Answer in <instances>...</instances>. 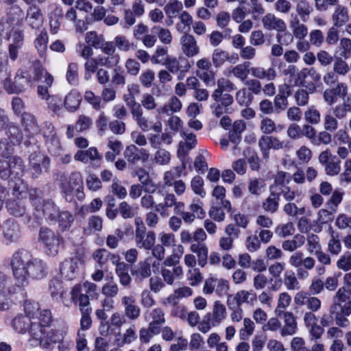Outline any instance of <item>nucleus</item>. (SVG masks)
<instances>
[{
    "label": "nucleus",
    "mask_w": 351,
    "mask_h": 351,
    "mask_svg": "<svg viewBox=\"0 0 351 351\" xmlns=\"http://www.w3.org/2000/svg\"><path fill=\"white\" fill-rule=\"evenodd\" d=\"M81 96L76 90H71L64 98V106L70 112L75 111L80 106Z\"/></svg>",
    "instance_id": "obj_53"
},
{
    "label": "nucleus",
    "mask_w": 351,
    "mask_h": 351,
    "mask_svg": "<svg viewBox=\"0 0 351 351\" xmlns=\"http://www.w3.org/2000/svg\"><path fill=\"white\" fill-rule=\"evenodd\" d=\"M289 27L292 30L293 36L296 39H304L308 34V27L301 23L298 16L292 14L289 20Z\"/></svg>",
    "instance_id": "obj_33"
},
{
    "label": "nucleus",
    "mask_w": 351,
    "mask_h": 351,
    "mask_svg": "<svg viewBox=\"0 0 351 351\" xmlns=\"http://www.w3.org/2000/svg\"><path fill=\"white\" fill-rule=\"evenodd\" d=\"M191 252L197 257L199 266L204 267L208 262V249L206 243H192L190 246Z\"/></svg>",
    "instance_id": "obj_39"
},
{
    "label": "nucleus",
    "mask_w": 351,
    "mask_h": 351,
    "mask_svg": "<svg viewBox=\"0 0 351 351\" xmlns=\"http://www.w3.org/2000/svg\"><path fill=\"white\" fill-rule=\"evenodd\" d=\"M283 326L281 325L280 335L282 337L292 336L298 330V324L293 313L282 312Z\"/></svg>",
    "instance_id": "obj_24"
},
{
    "label": "nucleus",
    "mask_w": 351,
    "mask_h": 351,
    "mask_svg": "<svg viewBox=\"0 0 351 351\" xmlns=\"http://www.w3.org/2000/svg\"><path fill=\"white\" fill-rule=\"evenodd\" d=\"M133 276H136L140 279H145L149 278L152 276L151 265L148 259L140 261L137 267L131 270Z\"/></svg>",
    "instance_id": "obj_48"
},
{
    "label": "nucleus",
    "mask_w": 351,
    "mask_h": 351,
    "mask_svg": "<svg viewBox=\"0 0 351 351\" xmlns=\"http://www.w3.org/2000/svg\"><path fill=\"white\" fill-rule=\"evenodd\" d=\"M332 88H326L323 93V98L325 102L332 106L337 101V98L344 99L348 95V87L346 83L337 82Z\"/></svg>",
    "instance_id": "obj_13"
},
{
    "label": "nucleus",
    "mask_w": 351,
    "mask_h": 351,
    "mask_svg": "<svg viewBox=\"0 0 351 351\" xmlns=\"http://www.w3.org/2000/svg\"><path fill=\"white\" fill-rule=\"evenodd\" d=\"M294 303L298 306H306L307 311L317 312L322 307V302L319 298L304 291L297 293L293 298Z\"/></svg>",
    "instance_id": "obj_12"
},
{
    "label": "nucleus",
    "mask_w": 351,
    "mask_h": 351,
    "mask_svg": "<svg viewBox=\"0 0 351 351\" xmlns=\"http://www.w3.org/2000/svg\"><path fill=\"white\" fill-rule=\"evenodd\" d=\"M344 192L341 189H335L330 198L326 203V207L333 211H337L338 206L341 203Z\"/></svg>",
    "instance_id": "obj_63"
},
{
    "label": "nucleus",
    "mask_w": 351,
    "mask_h": 351,
    "mask_svg": "<svg viewBox=\"0 0 351 351\" xmlns=\"http://www.w3.org/2000/svg\"><path fill=\"white\" fill-rule=\"evenodd\" d=\"M97 65L99 66H106L107 68H112L119 63L120 57L119 55L104 56L99 55L94 58Z\"/></svg>",
    "instance_id": "obj_61"
},
{
    "label": "nucleus",
    "mask_w": 351,
    "mask_h": 351,
    "mask_svg": "<svg viewBox=\"0 0 351 351\" xmlns=\"http://www.w3.org/2000/svg\"><path fill=\"white\" fill-rule=\"evenodd\" d=\"M343 283V287L337 290L335 297L341 302L351 300V271L344 274Z\"/></svg>",
    "instance_id": "obj_35"
},
{
    "label": "nucleus",
    "mask_w": 351,
    "mask_h": 351,
    "mask_svg": "<svg viewBox=\"0 0 351 351\" xmlns=\"http://www.w3.org/2000/svg\"><path fill=\"white\" fill-rule=\"evenodd\" d=\"M49 291L53 300H57L58 298H60L64 306H69V304L64 300V291L62 287V282L60 280L56 278L51 279L49 282Z\"/></svg>",
    "instance_id": "obj_42"
},
{
    "label": "nucleus",
    "mask_w": 351,
    "mask_h": 351,
    "mask_svg": "<svg viewBox=\"0 0 351 351\" xmlns=\"http://www.w3.org/2000/svg\"><path fill=\"white\" fill-rule=\"evenodd\" d=\"M104 40V36L98 34L95 31L88 32L85 35L86 43L97 49L101 47Z\"/></svg>",
    "instance_id": "obj_62"
},
{
    "label": "nucleus",
    "mask_w": 351,
    "mask_h": 351,
    "mask_svg": "<svg viewBox=\"0 0 351 351\" xmlns=\"http://www.w3.org/2000/svg\"><path fill=\"white\" fill-rule=\"evenodd\" d=\"M138 335L136 332L135 325L132 324L125 330L121 335V339H117V341L118 342V346H123L125 344L132 343L133 341H136Z\"/></svg>",
    "instance_id": "obj_56"
},
{
    "label": "nucleus",
    "mask_w": 351,
    "mask_h": 351,
    "mask_svg": "<svg viewBox=\"0 0 351 351\" xmlns=\"http://www.w3.org/2000/svg\"><path fill=\"white\" fill-rule=\"evenodd\" d=\"M162 65L171 73H178L180 71L187 72L191 67V64L184 58H176L172 56H167Z\"/></svg>",
    "instance_id": "obj_18"
},
{
    "label": "nucleus",
    "mask_w": 351,
    "mask_h": 351,
    "mask_svg": "<svg viewBox=\"0 0 351 351\" xmlns=\"http://www.w3.org/2000/svg\"><path fill=\"white\" fill-rule=\"evenodd\" d=\"M269 194L262 202L263 209L268 213H276L279 208L280 200V193L275 190L274 185H271L269 188Z\"/></svg>",
    "instance_id": "obj_21"
},
{
    "label": "nucleus",
    "mask_w": 351,
    "mask_h": 351,
    "mask_svg": "<svg viewBox=\"0 0 351 351\" xmlns=\"http://www.w3.org/2000/svg\"><path fill=\"white\" fill-rule=\"evenodd\" d=\"M134 241L137 247L150 250L156 242V234L153 231H147L146 228L135 229Z\"/></svg>",
    "instance_id": "obj_11"
},
{
    "label": "nucleus",
    "mask_w": 351,
    "mask_h": 351,
    "mask_svg": "<svg viewBox=\"0 0 351 351\" xmlns=\"http://www.w3.org/2000/svg\"><path fill=\"white\" fill-rule=\"evenodd\" d=\"M35 322L34 319H32L25 315L20 314L13 319L12 325L16 332L25 334L26 332L29 331L30 328H32L33 323Z\"/></svg>",
    "instance_id": "obj_31"
},
{
    "label": "nucleus",
    "mask_w": 351,
    "mask_h": 351,
    "mask_svg": "<svg viewBox=\"0 0 351 351\" xmlns=\"http://www.w3.org/2000/svg\"><path fill=\"white\" fill-rule=\"evenodd\" d=\"M333 25L336 27H341L349 20L348 10L346 7L337 5L332 15Z\"/></svg>",
    "instance_id": "obj_41"
},
{
    "label": "nucleus",
    "mask_w": 351,
    "mask_h": 351,
    "mask_svg": "<svg viewBox=\"0 0 351 351\" xmlns=\"http://www.w3.org/2000/svg\"><path fill=\"white\" fill-rule=\"evenodd\" d=\"M12 195L14 198L10 199L6 203L8 211L10 215L16 217H23L25 221L29 222L30 217L23 201L28 195V191L23 180L14 183L12 186Z\"/></svg>",
    "instance_id": "obj_3"
},
{
    "label": "nucleus",
    "mask_w": 351,
    "mask_h": 351,
    "mask_svg": "<svg viewBox=\"0 0 351 351\" xmlns=\"http://www.w3.org/2000/svg\"><path fill=\"white\" fill-rule=\"evenodd\" d=\"M21 124L28 135L34 134L38 130V125L35 117L28 112H23L21 115Z\"/></svg>",
    "instance_id": "obj_49"
},
{
    "label": "nucleus",
    "mask_w": 351,
    "mask_h": 351,
    "mask_svg": "<svg viewBox=\"0 0 351 351\" xmlns=\"http://www.w3.org/2000/svg\"><path fill=\"white\" fill-rule=\"evenodd\" d=\"M250 64V62H244L237 64L231 68L229 73L244 82L247 79L249 73H251Z\"/></svg>",
    "instance_id": "obj_45"
},
{
    "label": "nucleus",
    "mask_w": 351,
    "mask_h": 351,
    "mask_svg": "<svg viewBox=\"0 0 351 351\" xmlns=\"http://www.w3.org/2000/svg\"><path fill=\"white\" fill-rule=\"evenodd\" d=\"M182 104L181 101L176 96H173L169 102L162 107L157 109L158 114H170L173 112H180L182 109Z\"/></svg>",
    "instance_id": "obj_50"
},
{
    "label": "nucleus",
    "mask_w": 351,
    "mask_h": 351,
    "mask_svg": "<svg viewBox=\"0 0 351 351\" xmlns=\"http://www.w3.org/2000/svg\"><path fill=\"white\" fill-rule=\"evenodd\" d=\"M171 155L170 152L164 148H158L154 153L153 161L158 165H168L170 163Z\"/></svg>",
    "instance_id": "obj_60"
},
{
    "label": "nucleus",
    "mask_w": 351,
    "mask_h": 351,
    "mask_svg": "<svg viewBox=\"0 0 351 351\" xmlns=\"http://www.w3.org/2000/svg\"><path fill=\"white\" fill-rule=\"evenodd\" d=\"M250 9L249 13L254 21L258 20L261 17L265 16V9L260 0H250Z\"/></svg>",
    "instance_id": "obj_64"
},
{
    "label": "nucleus",
    "mask_w": 351,
    "mask_h": 351,
    "mask_svg": "<svg viewBox=\"0 0 351 351\" xmlns=\"http://www.w3.org/2000/svg\"><path fill=\"white\" fill-rule=\"evenodd\" d=\"M10 267L16 282L21 286L28 285L29 280L44 278L48 274L47 263L25 250H19L12 254Z\"/></svg>",
    "instance_id": "obj_1"
},
{
    "label": "nucleus",
    "mask_w": 351,
    "mask_h": 351,
    "mask_svg": "<svg viewBox=\"0 0 351 351\" xmlns=\"http://www.w3.org/2000/svg\"><path fill=\"white\" fill-rule=\"evenodd\" d=\"M34 206V215L39 221L45 218L47 221L53 222L57 219L60 210L59 207L51 200H44L37 204L33 202Z\"/></svg>",
    "instance_id": "obj_8"
},
{
    "label": "nucleus",
    "mask_w": 351,
    "mask_h": 351,
    "mask_svg": "<svg viewBox=\"0 0 351 351\" xmlns=\"http://www.w3.org/2000/svg\"><path fill=\"white\" fill-rule=\"evenodd\" d=\"M258 147H260L263 156L267 159L269 156V150L280 149L284 147L283 142L276 136H262L258 140Z\"/></svg>",
    "instance_id": "obj_20"
},
{
    "label": "nucleus",
    "mask_w": 351,
    "mask_h": 351,
    "mask_svg": "<svg viewBox=\"0 0 351 351\" xmlns=\"http://www.w3.org/2000/svg\"><path fill=\"white\" fill-rule=\"evenodd\" d=\"M180 136L184 138V141L179 143L178 154L180 156L182 153L186 155L190 150L194 149L197 143L196 135L188 130H182Z\"/></svg>",
    "instance_id": "obj_26"
},
{
    "label": "nucleus",
    "mask_w": 351,
    "mask_h": 351,
    "mask_svg": "<svg viewBox=\"0 0 351 351\" xmlns=\"http://www.w3.org/2000/svg\"><path fill=\"white\" fill-rule=\"evenodd\" d=\"M123 155L127 161L132 165L136 164L138 161H141L143 163L147 162L150 156L147 149L138 148L134 144L127 146Z\"/></svg>",
    "instance_id": "obj_14"
},
{
    "label": "nucleus",
    "mask_w": 351,
    "mask_h": 351,
    "mask_svg": "<svg viewBox=\"0 0 351 351\" xmlns=\"http://www.w3.org/2000/svg\"><path fill=\"white\" fill-rule=\"evenodd\" d=\"M228 298H231L233 302L241 306L243 304H254L257 300V295L252 289H242L234 295H228Z\"/></svg>",
    "instance_id": "obj_29"
},
{
    "label": "nucleus",
    "mask_w": 351,
    "mask_h": 351,
    "mask_svg": "<svg viewBox=\"0 0 351 351\" xmlns=\"http://www.w3.org/2000/svg\"><path fill=\"white\" fill-rule=\"evenodd\" d=\"M49 36L47 31L43 29L34 40V46L40 56H43L47 49Z\"/></svg>",
    "instance_id": "obj_55"
},
{
    "label": "nucleus",
    "mask_w": 351,
    "mask_h": 351,
    "mask_svg": "<svg viewBox=\"0 0 351 351\" xmlns=\"http://www.w3.org/2000/svg\"><path fill=\"white\" fill-rule=\"evenodd\" d=\"M39 240L43 245L45 253L49 256H56L59 252L62 239L52 230L42 227L39 232Z\"/></svg>",
    "instance_id": "obj_4"
},
{
    "label": "nucleus",
    "mask_w": 351,
    "mask_h": 351,
    "mask_svg": "<svg viewBox=\"0 0 351 351\" xmlns=\"http://www.w3.org/2000/svg\"><path fill=\"white\" fill-rule=\"evenodd\" d=\"M59 188L62 197L67 202H73L75 196L79 201L85 198L83 178L79 171L60 176Z\"/></svg>",
    "instance_id": "obj_2"
},
{
    "label": "nucleus",
    "mask_w": 351,
    "mask_h": 351,
    "mask_svg": "<svg viewBox=\"0 0 351 351\" xmlns=\"http://www.w3.org/2000/svg\"><path fill=\"white\" fill-rule=\"evenodd\" d=\"M227 311L226 306L220 301H215L213 304L211 313L205 315V318H208L213 323V326H219L226 317Z\"/></svg>",
    "instance_id": "obj_27"
},
{
    "label": "nucleus",
    "mask_w": 351,
    "mask_h": 351,
    "mask_svg": "<svg viewBox=\"0 0 351 351\" xmlns=\"http://www.w3.org/2000/svg\"><path fill=\"white\" fill-rule=\"evenodd\" d=\"M101 156L99 155L98 150L95 147H90L85 151L79 150L74 155V159L76 161H80L84 164H87L90 161L101 160Z\"/></svg>",
    "instance_id": "obj_36"
},
{
    "label": "nucleus",
    "mask_w": 351,
    "mask_h": 351,
    "mask_svg": "<svg viewBox=\"0 0 351 351\" xmlns=\"http://www.w3.org/2000/svg\"><path fill=\"white\" fill-rule=\"evenodd\" d=\"M74 221V217L71 213L67 210H60L57 216V219L53 222H57L59 229L62 231L69 230Z\"/></svg>",
    "instance_id": "obj_47"
},
{
    "label": "nucleus",
    "mask_w": 351,
    "mask_h": 351,
    "mask_svg": "<svg viewBox=\"0 0 351 351\" xmlns=\"http://www.w3.org/2000/svg\"><path fill=\"white\" fill-rule=\"evenodd\" d=\"M305 241L306 238L304 235L296 234L292 239L283 241L282 248L285 252H295L304 245Z\"/></svg>",
    "instance_id": "obj_40"
},
{
    "label": "nucleus",
    "mask_w": 351,
    "mask_h": 351,
    "mask_svg": "<svg viewBox=\"0 0 351 351\" xmlns=\"http://www.w3.org/2000/svg\"><path fill=\"white\" fill-rule=\"evenodd\" d=\"M5 130L10 143L13 145L21 143L23 138V133L16 123L10 122Z\"/></svg>",
    "instance_id": "obj_43"
},
{
    "label": "nucleus",
    "mask_w": 351,
    "mask_h": 351,
    "mask_svg": "<svg viewBox=\"0 0 351 351\" xmlns=\"http://www.w3.org/2000/svg\"><path fill=\"white\" fill-rule=\"evenodd\" d=\"M178 17L180 22L176 24V29L178 32H182L190 29L191 25L193 24V17L186 11H182Z\"/></svg>",
    "instance_id": "obj_57"
},
{
    "label": "nucleus",
    "mask_w": 351,
    "mask_h": 351,
    "mask_svg": "<svg viewBox=\"0 0 351 351\" xmlns=\"http://www.w3.org/2000/svg\"><path fill=\"white\" fill-rule=\"evenodd\" d=\"M50 167L49 158L41 153H33L29 156V167L26 172L32 178H37L45 172H47Z\"/></svg>",
    "instance_id": "obj_7"
},
{
    "label": "nucleus",
    "mask_w": 351,
    "mask_h": 351,
    "mask_svg": "<svg viewBox=\"0 0 351 351\" xmlns=\"http://www.w3.org/2000/svg\"><path fill=\"white\" fill-rule=\"evenodd\" d=\"M213 65L212 62L206 57L202 58L196 62V75L206 84L214 81L215 78Z\"/></svg>",
    "instance_id": "obj_10"
},
{
    "label": "nucleus",
    "mask_w": 351,
    "mask_h": 351,
    "mask_svg": "<svg viewBox=\"0 0 351 351\" xmlns=\"http://www.w3.org/2000/svg\"><path fill=\"white\" fill-rule=\"evenodd\" d=\"M8 162L11 176L17 178L16 182H19L26 171L23 160L19 156H14L9 158Z\"/></svg>",
    "instance_id": "obj_32"
},
{
    "label": "nucleus",
    "mask_w": 351,
    "mask_h": 351,
    "mask_svg": "<svg viewBox=\"0 0 351 351\" xmlns=\"http://www.w3.org/2000/svg\"><path fill=\"white\" fill-rule=\"evenodd\" d=\"M182 3L178 0H169L165 5L164 10L168 17L173 18L178 16L182 10Z\"/></svg>",
    "instance_id": "obj_59"
},
{
    "label": "nucleus",
    "mask_w": 351,
    "mask_h": 351,
    "mask_svg": "<svg viewBox=\"0 0 351 351\" xmlns=\"http://www.w3.org/2000/svg\"><path fill=\"white\" fill-rule=\"evenodd\" d=\"M255 330V324L250 317H244L243 325L239 330V339L247 341L253 335Z\"/></svg>",
    "instance_id": "obj_52"
},
{
    "label": "nucleus",
    "mask_w": 351,
    "mask_h": 351,
    "mask_svg": "<svg viewBox=\"0 0 351 351\" xmlns=\"http://www.w3.org/2000/svg\"><path fill=\"white\" fill-rule=\"evenodd\" d=\"M44 17L40 8L34 4H31L26 10L25 23L32 29H39L43 24Z\"/></svg>",
    "instance_id": "obj_15"
},
{
    "label": "nucleus",
    "mask_w": 351,
    "mask_h": 351,
    "mask_svg": "<svg viewBox=\"0 0 351 351\" xmlns=\"http://www.w3.org/2000/svg\"><path fill=\"white\" fill-rule=\"evenodd\" d=\"M263 27L267 30H276L278 32H283L287 29V25L285 21L277 17L274 14L267 13L262 17Z\"/></svg>",
    "instance_id": "obj_23"
},
{
    "label": "nucleus",
    "mask_w": 351,
    "mask_h": 351,
    "mask_svg": "<svg viewBox=\"0 0 351 351\" xmlns=\"http://www.w3.org/2000/svg\"><path fill=\"white\" fill-rule=\"evenodd\" d=\"M291 351H325L324 345L323 343H317L312 346L309 349L305 346V341L302 337H295L290 343Z\"/></svg>",
    "instance_id": "obj_34"
},
{
    "label": "nucleus",
    "mask_w": 351,
    "mask_h": 351,
    "mask_svg": "<svg viewBox=\"0 0 351 351\" xmlns=\"http://www.w3.org/2000/svg\"><path fill=\"white\" fill-rule=\"evenodd\" d=\"M330 313L334 317L336 324L341 328L347 327L350 322L347 318L351 314V300L341 302L334 297L333 304L330 306Z\"/></svg>",
    "instance_id": "obj_6"
},
{
    "label": "nucleus",
    "mask_w": 351,
    "mask_h": 351,
    "mask_svg": "<svg viewBox=\"0 0 351 351\" xmlns=\"http://www.w3.org/2000/svg\"><path fill=\"white\" fill-rule=\"evenodd\" d=\"M251 74L256 78L267 81H273L277 76L276 71L274 67L252 66Z\"/></svg>",
    "instance_id": "obj_37"
},
{
    "label": "nucleus",
    "mask_w": 351,
    "mask_h": 351,
    "mask_svg": "<svg viewBox=\"0 0 351 351\" xmlns=\"http://www.w3.org/2000/svg\"><path fill=\"white\" fill-rule=\"evenodd\" d=\"M47 328L38 326L37 321L34 322L29 331L30 335L29 344L33 347L40 346L44 348V344L47 343L45 339Z\"/></svg>",
    "instance_id": "obj_22"
},
{
    "label": "nucleus",
    "mask_w": 351,
    "mask_h": 351,
    "mask_svg": "<svg viewBox=\"0 0 351 351\" xmlns=\"http://www.w3.org/2000/svg\"><path fill=\"white\" fill-rule=\"evenodd\" d=\"M289 263L295 269L303 267L306 270H311L315 267L316 261L311 256L304 257L301 251H296L289 256Z\"/></svg>",
    "instance_id": "obj_19"
},
{
    "label": "nucleus",
    "mask_w": 351,
    "mask_h": 351,
    "mask_svg": "<svg viewBox=\"0 0 351 351\" xmlns=\"http://www.w3.org/2000/svg\"><path fill=\"white\" fill-rule=\"evenodd\" d=\"M25 69H19L12 82L10 76L3 80V86L9 93H20L33 85Z\"/></svg>",
    "instance_id": "obj_5"
},
{
    "label": "nucleus",
    "mask_w": 351,
    "mask_h": 351,
    "mask_svg": "<svg viewBox=\"0 0 351 351\" xmlns=\"http://www.w3.org/2000/svg\"><path fill=\"white\" fill-rule=\"evenodd\" d=\"M82 265V260L77 256L64 259L59 267L61 277L66 280H74L77 277Z\"/></svg>",
    "instance_id": "obj_9"
},
{
    "label": "nucleus",
    "mask_w": 351,
    "mask_h": 351,
    "mask_svg": "<svg viewBox=\"0 0 351 351\" xmlns=\"http://www.w3.org/2000/svg\"><path fill=\"white\" fill-rule=\"evenodd\" d=\"M149 318L151 319L149 325L160 332L161 326L165 324V313L162 308L156 307L149 312Z\"/></svg>",
    "instance_id": "obj_44"
},
{
    "label": "nucleus",
    "mask_w": 351,
    "mask_h": 351,
    "mask_svg": "<svg viewBox=\"0 0 351 351\" xmlns=\"http://www.w3.org/2000/svg\"><path fill=\"white\" fill-rule=\"evenodd\" d=\"M25 71L28 73L32 85L40 80L44 73V68L39 61L34 62Z\"/></svg>",
    "instance_id": "obj_54"
},
{
    "label": "nucleus",
    "mask_w": 351,
    "mask_h": 351,
    "mask_svg": "<svg viewBox=\"0 0 351 351\" xmlns=\"http://www.w3.org/2000/svg\"><path fill=\"white\" fill-rule=\"evenodd\" d=\"M182 53L188 58H193L200 52V47L195 36L189 33L184 32L180 39Z\"/></svg>",
    "instance_id": "obj_16"
},
{
    "label": "nucleus",
    "mask_w": 351,
    "mask_h": 351,
    "mask_svg": "<svg viewBox=\"0 0 351 351\" xmlns=\"http://www.w3.org/2000/svg\"><path fill=\"white\" fill-rule=\"evenodd\" d=\"M295 12L302 22H306L313 12V8L308 0H298L295 3Z\"/></svg>",
    "instance_id": "obj_38"
},
{
    "label": "nucleus",
    "mask_w": 351,
    "mask_h": 351,
    "mask_svg": "<svg viewBox=\"0 0 351 351\" xmlns=\"http://www.w3.org/2000/svg\"><path fill=\"white\" fill-rule=\"evenodd\" d=\"M128 105L130 107L132 119L135 121L138 127L143 132L150 130L152 122L144 116L141 104L133 101L132 103H128Z\"/></svg>",
    "instance_id": "obj_17"
},
{
    "label": "nucleus",
    "mask_w": 351,
    "mask_h": 351,
    "mask_svg": "<svg viewBox=\"0 0 351 351\" xmlns=\"http://www.w3.org/2000/svg\"><path fill=\"white\" fill-rule=\"evenodd\" d=\"M162 279L167 285H173L176 280H181L184 276L182 267L176 268H162L160 270Z\"/></svg>",
    "instance_id": "obj_30"
},
{
    "label": "nucleus",
    "mask_w": 351,
    "mask_h": 351,
    "mask_svg": "<svg viewBox=\"0 0 351 351\" xmlns=\"http://www.w3.org/2000/svg\"><path fill=\"white\" fill-rule=\"evenodd\" d=\"M2 230L7 244L16 242L20 237L19 226L13 220L5 221L3 224Z\"/></svg>",
    "instance_id": "obj_28"
},
{
    "label": "nucleus",
    "mask_w": 351,
    "mask_h": 351,
    "mask_svg": "<svg viewBox=\"0 0 351 351\" xmlns=\"http://www.w3.org/2000/svg\"><path fill=\"white\" fill-rule=\"evenodd\" d=\"M283 282L288 290H299L300 288V285L296 274L291 270H288L285 272Z\"/></svg>",
    "instance_id": "obj_58"
},
{
    "label": "nucleus",
    "mask_w": 351,
    "mask_h": 351,
    "mask_svg": "<svg viewBox=\"0 0 351 351\" xmlns=\"http://www.w3.org/2000/svg\"><path fill=\"white\" fill-rule=\"evenodd\" d=\"M226 304L230 311V318L232 323L236 324L243 321V310L241 306L232 301L231 298H228Z\"/></svg>",
    "instance_id": "obj_51"
},
{
    "label": "nucleus",
    "mask_w": 351,
    "mask_h": 351,
    "mask_svg": "<svg viewBox=\"0 0 351 351\" xmlns=\"http://www.w3.org/2000/svg\"><path fill=\"white\" fill-rule=\"evenodd\" d=\"M212 63L215 68L217 69L223 66L226 62H231L229 53L221 48L213 50L211 56Z\"/></svg>",
    "instance_id": "obj_46"
},
{
    "label": "nucleus",
    "mask_w": 351,
    "mask_h": 351,
    "mask_svg": "<svg viewBox=\"0 0 351 351\" xmlns=\"http://www.w3.org/2000/svg\"><path fill=\"white\" fill-rule=\"evenodd\" d=\"M124 307L125 316L130 320L137 319L141 315V308L136 304L135 299L132 296L124 295L121 300Z\"/></svg>",
    "instance_id": "obj_25"
}]
</instances>
